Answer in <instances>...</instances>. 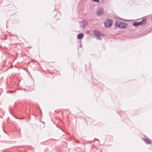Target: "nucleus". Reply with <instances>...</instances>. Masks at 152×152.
<instances>
[{
    "label": "nucleus",
    "mask_w": 152,
    "mask_h": 152,
    "mask_svg": "<svg viewBox=\"0 0 152 152\" xmlns=\"http://www.w3.org/2000/svg\"><path fill=\"white\" fill-rule=\"evenodd\" d=\"M144 21H145V19H143L140 22H134L133 23V25L134 26H137L139 25H140V24H142L143 23Z\"/></svg>",
    "instance_id": "39448f33"
},
{
    "label": "nucleus",
    "mask_w": 152,
    "mask_h": 152,
    "mask_svg": "<svg viewBox=\"0 0 152 152\" xmlns=\"http://www.w3.org/2000/svg\"><path fill=\"white\" fill-rule=\"evenodd\" d=\"M14 92V91H12L11 92H9L10 93H13Z\"/></svg>",
    "instance_id": "9d476101"
},
{
    "label": "nucleus",
    "mask_w": 152,
    "mask_h": 152,
    "mask_svg": "<svg viewBox=\"0 0 152 152\" xmlns=\"http://www.w3.org/2000/svg\"><path fill=\"white\" fill-rule=\"evenodd\" d=\"M104 12V10L103 9L101 8L97 11L96 14L98 16H100L103 14Z\"/></svg>",
    "instance_id": "423d86ee"
},
{
    "label": "nucleus",
    "mask_w": 152,
    "mask_h": 152,
    "mask_svg": "<svg viewBox=\"0 0 152 152\" xmlns=\"http://www.w3.org/2000/svg\"><path fill=\"white\" fill-rule=\"evenodd\" d=\"M142 140L146 144H150L152 143L151 140L150 139L143 138L142 139Z\"/></svg>",
    "instance_id": "0eeeda50"
},
{
    "label": "nucleus",
    "mask_w": 152,
    "mask_h": 152,
    "mask_svg": "<svg viewBox=\"0 0 152 152\" xmlns=\"http://www.w3.org/2000/svg\"><path fill=\"white\" fill-rule=\"evenodd\" d=\"M151 20H152V18L151 19Z\"/></svg>",
    "instance_id": "f8f14e48"
},
{
    "label": "nucleus",
    "mask_w": 152,
    "mask_h": 152,
    "mask_svg": "<svg viewBox=\"0 0 152 152\" xmlns=\"http://www.w3.org/2000/svg\"><path fill=\"white\" fill-rule=\"evenodd\" d=\"M116 26L118 27L121 28H125L127 26L126 24L123 22H119L118 21H116L115 23Z\"/></svg>",
    "instance_id": "f257e3e1"
},
{
    "label": "nucleus",
    "mask_w": 152,
    "mask_h": 152,
    "mask_svg": "<svg viewBox=\"0 0 152 152\" xmlns=\"http://www.w3.org/2000/svg\"><path fill=\"white\" fill-rule=\"evenodd\" d=\"M113 23V21L110 19H107L105 22V27L110 28L111 27Z\"/></svg>",
    "instance_id": "f03ea898"
},
{
    "label": "nucleus",
    "mask_w": 152,
    "mask_h": 152,
    "mask_svg": "<svg viewBox=\"0 0 152 152\" xmlns=\"http://www.w3.org/2000/svg\"><path fill=\"white\" fill-rule=\"evenodd\" d=\"M92 1L96 2H98L99 1V0H92Z\"/></svg>",
    "instance_id": "1a4fd4ad"
},
{
    "label": "nucleus",
    "mask_w": 152,
    "mask_h": 152,
    "mask_svg": "<svg viewBox=\"0 0 152 152\" xmlns=\"http://www.w3.org/2000/svg\"><path fill=\"white\" fill-rule=\"evenodd\" d=\"M98 140L97 139H96L95 140Z\"/></svg>",
    "instance_id": "9b49d317"
},
{
    "label": "nucleus",
    "mask_w": 152,
    "mask_h": 152,
    "mask_svg": "<svg viewBox=\"0 0 152 152\" xmlns=\"http://www.w3.org/2000/svg\"><path fill=\"white\" fill-rule=\"evenodd\" d=\"M79 24L80 27L82 28H84L88 25L87 22L86 21L84 20L80 22Z\"/></svg>",
    "instance_id": "20e7f679"
},
{
    "label": "nucleus",
    "mask_w": 152,
    "mask_h": 152,
    "mask_svg": "<svg viewBox=\"0 0 152 152\" xmlns=\"http://www.w3.org/2000/svg\"><path fill=\"white\" fill-rule=\"evenodd\" d=\"M83 37V33H80L78 34L77 38L80 39H81Z\"/></svg>",
    "instance_id": "6e6552de"
},
{
    "label": "nucleus",
    "mask_w": 152,
    "mask_h": 152,
    "mask_svg": "<svg viewBox=\"0 0 152 152\" xmlns=\"http://www.w3.org/2000/svg\"><path fill=\"white\" fill-rule=\"evenodd\" d=\"M94 33L95 36L96 37L97 39L101 40L100 37V32L99 31L94 30Z\"/></svg>",
    "instance_id": "7ed1b4c3"
}]
</instances>
